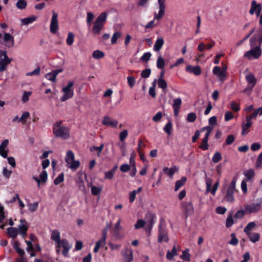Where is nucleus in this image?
Listing matches in <instances>:
<instances>
[{
  "instance_id": "nucleus-62",
  "label": "nucleus",
  "mask_w": 262,
  "mask_h": 262,
  "mask_svg": "<svg viewBox=\"0 0 262 262\" xmlns=\"http://www.w3.org/2000/svg\"><path fill=\"white\" fill-rule=\"evenodd\" d=\"M151 56V54L150 52H146L141 57V60L143 61L147 62L149 60Z\"/></svg>"
},
{
  "instance_id": "nucleus-41",
  "label": "nucleus",
  "mask_w": 262,
  "mask_h": 262,
  "mask_svg": "<svg viewBox=\"0 0 262 262\" xmlns=\"http://www.w3.org/2000/svg\"><path fill=\"white\" fill-rule=\"evenodd\" d=\"M102 191L101 187H97L95 186H91V192L94 195H99Z\"/></svg>"
},
{
  "instance_id": "nucleus-32",
  "label": "nucleus",
  "mask_w": 262,
  "mask_h": 262,
  "mask_svg": "<svg viewBox=\"0 0 262 262\" xmlns=\"http://www.w3.org/2000/svg\"><path fill=\"white\" fill-rule=\"evenodd\" d=\"M36 19V17L35 16L32 15L31 16L28 17L27 18L21 19V21L23 25H28L29 24H31L33 22H34V21H35Z\"/></svg>"
},
{
  "instance_id": "nucleus-55",
  "label": "nucleus",
  "mask_w": 262,
  "mask_h": 262,
  "mask_svg": "<svg viewBox=\"0 0 262 262\" xmlns=\"http://www.w3.org/2000/svg\"><path fill=\"white\" fill-rule=\"evenodd\" d=\"M94 18V15L91 12L87 13L86 23L89 27H91L93 20Z\"/></svg>"
},
{
  "instance_id": "nucleus-39",
  "label": "nucleus",
  "mask_w": 262,
  "mask_h": 262,
  "mask_svg": "<svg viewBox=\"0 0 262 262\" xmlns=\"http://www.w3.org/2000/svg\"><path fill=\"white\" fill-rule=\"evenodd\" d=\"M27 2L24 0H18L16 4V7L18 9H25L27 6Z\"/></svg>"
},
{
  "instance_id": "nucleus-59",
  "label": "nucleus",
  "mask_w": 262,
  "mask_h": 262,
  "mask_svg": "<svg viewBox=\"0 0 262 262\" xmlns=\"http://www.w3.org/2000/svg\"><path fill=\"white\" fill-rule=\"evenodd\" d=\"M196 116L195 113H190L188 114L187 120L189 122H193L196 120Z\"/></svg>"
},
{
  "instance_id": "nucleus-51",
  "label": "nucleus",
  "mask_w": 262,
  "mask_h": 262,
  "mask_svg": "<svg viewBox=\"0 0 262 262\" xmlns=\"http://www.w3.org/2000/svg\"><path fill=\"white\" fill-rule=\"evenodd\" d=\"M64 181V173H61L54 180V183L57 185Z\"/></svg>"
},
{
  "instance_id": "nucleus-15",
  "label": "nucleus",
  "mask_w": 262,
  "mask_h": 262,
  "mask_svg": "<svg viewBox=\"0 0 262 262\" xmlns=\"http://www.w3.org/2000/svg\"><path fill=\"white\" fill-rule=\"evenodd\" d=\"M168 239L167 232L165 229L162 228L161 222L159 225V236L158 241L159 243H161L163 241L165 242H167Z\"/></svg>"
},
{
  "instance_id": "nucleus-19",
  "label": "nucleus",
  "mask_w": 262,
  "mask_h": 262,
  "mask_svg": "<svg viewBox=\"0 0 262 262\" xmlns=\"http://www.w3.org/2000/svg\"><path fill=\"white\" fill-rule=\"evenodd\" d=\"M212 72L214 75L217 76L222 81H224L226 78V73L222 71L221 69L218 66L214 67Z\"/></svg>"
},
{
  "instance_id": "nucleus-9",
  "label": "nucleus",
  "mask_w": 262,
  "mask_h": 262,
  "mask_svg": "<svg viewBox=\"0 0 262 262\" xmlns=\"http://www.w3.org/2000/svg\"><path fill=\"white\" fill-rule=\"evenodd\" d=\"M236 181L233 179L229 185L227 190L226 194L225 196V200L229 202H232L234 201L233 194L235 190Z\"/></svg>"
},
{
  "instance_id": "nucleus-50",
  "label": "nucleus",
  "mask_w": 262,
  "mask_h": 262,
  "mask_svg": "<svg viewBox=\"0 0 262 262\" xmlns=\"http://www.w3.org/2000/svg\"><path fill=\"white\" fill-rule=\"evenodd\" d=\"M172 127V123L170 121H169L165 126L164 128V130L166 133H167L168 135H170L171 133Z\"/></svg>"
},
{
  "instance_id": "nucleus-28",
  "label": "nucleus",
  "mask_w": 262,
  "mask_h": 262,
  "mask_svg": "<svg viewBox=\"0 0 262 262\" xmlns=\"http://www.w3.org/2000/svg\"><path fill=\"white\" fill-rule=\"evenodd\" d=\"M187 181L185 177H182L180 180L176 182L174 186V191H177L181 187H182Z\"/></svg>"
},
{
  "instance_id": "nucleus-10",
  "label": "nucleus",
  "mask_w": 262,
  "mask_h": 262,
  "mask_svg": "<svg viewBox=\"0 0 262 262\" xmlns=\"http://www.w3.org/2000/svg\"><path fill=\"white\" fill-rule=\"evenodd\" d=\"M0 72L6 70L7 66L11 62L6 51H0Z\"/></svg>"
},
{
  "instance_id": "nucleus-40",
  "label": "nucleus",
  "mask_w": 262,
  "mask_h": 262,
  "mask_svg": "<svg viewBox=\"0 0 262 262\" xmlns=\"http://www.w3.org/2000/svg\"><path fill=\"white\" fill-rule=\"evenodd\" d=\"M158 84L159 87L162 89L164 91L167 88V82L163 78H159Z\"/></svg>"
},
{
  "instance_id": "nucleus-58",
  "label": "nucleus",
  "mask_w": 262,
  "mask_h": 262,
  "mask_svg": "<svg viewBox=\"0 0 262 262\" xmlns=\"http://www.w3.org/2000/svg\"><path fill=\"white\" fill-rule=\"evenodd\" d=\"M156 81V80H155L154 82L152 83L153 86L150 87L149 90V94L153 98H155L156 96L155 92Z\"/></svg>"
},
{
  "instance_id": "nucleus-14",
  "label": "nucleus",
  "mask_w": 262,
  "mask_h": 262,
  "mask_svg": "<svg viewBox=\"0 0 262 262\" xmlns=\"http://www.w3.org/2000/svg\"><path fill=\"white\" fill-rule=\"evenodd\" d=\"M3 43L8 48H12L13 47L14 44V39L13 36L10 33H4Z\"/></svg>"
},
{
  "instance_id": "nucleus-22",
  "label": "nucleus",
  "mask_w": 262,
  "mask_h": 262,
  "mask_svg": "<svg viewBox=\"0 0 262 262\" xmlns=\"http://www.w3.org/2000/svg\"><path fill=\"white\" fill-rule=\"evenodd\" d=\"M252 122L251 121L248 119H246V122H243L242 123V134L244 135L247 134L249 132V128L251 126Z\"/></svg>"
},
{
  "instance_id": "nucleus-48",
  "label": "nucleus",
  "mask_w": 262,
  "mask_h": 262,
  "mask_svg": "<svg viewBox=\"0 0 262 262\" xmlns=\"http://www.w3.org/2000/svg\"><path fill=\"white\" fill-rule=\"evenodd\" d=\"M222 159L221 154L219 152H215L212 157V161L213 163H216Z\"/></svg>"
},
{
  "instance_id": "nucleus-13",
  "label": "nucleus",
  "mask_w": 262,
  "mask_h": 262,
  "mask_svg": "<svg viewBox=\"0 0 262 262\" xmlns=\"http://www.w3.org/2000/svg\"><path fill=\"white\" fill-rule=\"evenodd\" d=\"M182 208L185 211L186 218L188 216L191 215L193 214L194 208L191 202H183L182 204Z\"/></svg>"
},
{
  "instance_id": "nucleus-18",
  "label": "nucleus",
  "mask_w": 262,
  "mask_h": 262,
  "mask_svg": "<svg viewBox=\"0 0 262 262\" xmlns=\"http://www.w3.org/2000/svg\"><path fill=\"white\" fill-rule=\"evenodd\" d=\"M102 123L104 125L109 126L112 127H117L118 122L117 120H112L110 117L105 116L103 118Z\"/></svg>"
},
{
  "instance_id": "nucleus-21",
  "label": "nucleus",
  "mask_w": 262,
  "mask_h": 262,
  "mask_svg": "<svg viewBox=\"0 0 262 262\" xmlns=\"http://www.w3.org/2000/svg\"><path fill=\"white\" fill-rule=\"evenodd\" d=\"M261 5L260 4H257L256 2L254 0H253L251 2V8L249 10V13L251 15H253L255 11H258V10H261Z\"/></svg>"
},
{
  "instance_id": "nucleus-33",
  "label": "nucleus",
  "mask_w": 262,
  "mask_h": 262,
  "mask_svg": "<svg viewBox=\"0 0 262 262\" xmlns=\"http://www.w3.org/2000/svg\"><path fill=\"white\" fill-rule=\"evenodd\" d=\"M177 255V249L175 246H173L172 247V249H171V251H168L167 254H166V257L168 260H172L173 259V257Z\"/></svg>"
},
{
  "instance_id": "nucleus-52",
  "label": "nucleus",
  "mask_w": 262,
  "mask_h": 262,
  "mask_svg": "<svg viewBox=\"0 0 262 262\" xmlns=\"http://www.w3.org/2000/svg\"><path fill=\"white\" fill-rule=\"evenodd\" d=\"M74 38V34L72 32H69L68 33V37L66 40L67 43L69 46H71L73 43Z\"/></svg>"
},
{
  "instance_id": "nucleus-2",
  "label": "nucleus",
  "mask_w": 262,
  "mask_h": 262,
  "mask_svg": "<svg viewBox=\"0 0 262 262\" xmlns=\"http://www.w3.org/2000/svg\"><path fill=\"white\" fill-rule=\"evenodd\" d=\"M213 130V127L211 126H207L204 127H203L201 129L200 132H203L204 131H206L205 137L202 140V144L199 146V147H207L208 146L207 142L208 140V137L210 135L211 133ZM200 136V131L196 130L194 136L192 137V142H194L195 141L199 138Z\"/></svg>"
},
{
  "instance_id": "nucleus-24",
  "label": "nucleus",
  "mask_w": 262,
  "mask_h": 262,
  "mask_svg": "<svg viewBox=\"0 0 262 262\" xmlns=\"http://www.w3.org/2000/svg\"><path fill=\"white\" fill-rule=\"evenodd\" d=\"M76 185L78 189L82 192H85L86 190L83 179L79 177L76 181Z\"/></svg>"
},
{
  "instance_id": "nucleus-29",
  "label": "nucleus",
  "mask_w": 262,
  "mask_h": 262,
  "mask_svg": "<svg viewBox=\"0 0 262 262\" xmlns=\"http://www.w3.org/2000/svg\"><path fill=\"white\" fill-rule=\"evenodd\" d=\"M233 215V212H230L226 221V227L227 228L231 227L234 224Z\"/></svg>"
},
{
  "instance_id": "nucleus-34",
  "label": "nucleus",
  "mask_w": 262,
  "mask_h": 262,
  "mask_svg": "<svg viewBox=\"0 0 262 262\" xmlns=\"http://www.w3.org/2000/svg\"><path fill=\"white\" fill-rule=\"evenodd\" d=\"M58 247H62L63 249L66 248L67 247H72L71 245L69 244L68 241L67 239H62L58 243H57Z\"/></svg>"
},
{
  "instance_id": "nucleus-31",
  "label": "nucleus",
  "mask_w": 262,
  "mask_h": 262,
  "mask_svg": "<svg viewBox=\"0 0 262 262\" xmlns=\"http://www.w3.org/2000/svg\"><path fill=\"white\" fill-rule=\"evenodd\" d=\"M7 232L9 236L12 238H15L18 233L17 229L14 227H9Z\"/></svg>"
},
{
  "instance_id": "nucleus-38",
  "label": "nucleus",
  "mask_w": 262,
  "mask_h": 262,
  "mask_svg": "<svg viewBox=\"0 0 262 262\" xmlns=\"http://www.w3.org/2000/svg\"><path fill=\"white\" fill-rule=\"evenodd\" d=\"M30 117V113L28 112H25L19 119V121H20L23 124L26 123L27 119Z\"/></svg>"
},
{
  "instance_id": "nucleus-7",
  "label": "nucleus",
  "mask_w": 262,
  "mask_h": 262,
  "mask_svg": "<svg viewBox=\"0 0 262 262\" xmlns=\"http://www.w3.org/2000/svg\"><path fill=\"white\" fill-rule=\"evenodd\" d=\"M262 206V198L259 200L257 203L250 204H244L243 207L246 211V214H250L253 213H257Z\"/></svg>"
},
{
  "instance_id": "nucleus-25",
  "label": "nucleus",
  "mask_w": 262,
  "mask_h": 262,
  "mask_svg": "<svg viewBox=\"0 0 262 262\" xmlns=\"http://www.w3.org/2000/svg\"><path fill=\"white\" fill-rule=\"evenodd\" d=\"M51 238L54 241L56 244L58 243L61 240L60 232L56 229L52 230L51 234Z\"/></svg>"
},
{
  "instance_id": "nucleus-35",
  "label": "nucleus",
  "mask_w": 262,
  "mask_h": 262,
  "mask_svg": "<svg viewBox=\"0 0 262 262\" xmlns=\"http://www.w3.org/2000/svg\"><path fill=\"white\" fill-rule=\"evenodd\" d=\"M255 223L254 222L249 223L244 229V232L246 233V234L250 233V231L255 227Z\"/></svg>"
},
{
  "instance_id": "nucleus-54",
  "label": "nucleus",
  "mask_w": 262,
  "mask_h": 262,
  "mask_svg": "<svg viewBox=\"0 0 262 262\" xmlns=\"http://www.w3.org/2000/svg\"><path fill=\"white\" fill-rule=\"evenodd\" d=\"M121 34L119 32H115L111 39V42L112 44H115L117 42V39L120 37Z\"/></svg>"
},
{
  "instance_id": "nucleus-11",
  "label": "nucleus",
  "mask_w": 262,
  "mask_h": 262,
  "mask_svg": "<svg viewBox=\"0 0 262 262\" xmlns=\"http://www.w3.org/2000/svg\"><path fill=\"white\" fill-rule=\"evenodd\" d=\"M159 3V11L158 13H155L154 20L161 19L164 15L166 10L165 0H158Z\"/></svg>"
},
{
  "instance_id": "nucleus-53",
  "label": "nucleus",
  "mask_w": 262,
  "mask_h": 262,
  "mask_svg": "<svg viewBox=\"0 0 262 262\" xmlns=\"http://www.w3.org/2000/svg\"><path fill=\"white\" fill-rule=\"evenodd\" d=\"M48 179V173L46 170H43L39 174V179L43 183L46 182Z\"/></svg>"
},
{
  "instance_id": "nucleus-3",
  "label": "nucleus",
  "mask_w": 262,
  "mask_h": 262,
  "mask_svg": "<svg viewBox=\"0 0 262 262\" xmlns=\"http://www.w3.org/2000/svg\"><path fill=\"white\" fill-rule=\"evenodd\" d=\"M61 121H58L54 125L53 133L58 137L67 139L70 137L69 129L64 126H61Z\"/></svg>"
},
{
  "instance_id": "nucleus-26",
  "label": "nucleus",
  "mask_w": 262,
  "mask_h": 262,
  "mask_svg": "<svg viewBox=\"0 0 262 262\" xmlns=\"http://www.w3.org/2000/svg\"><path fill=\"white\" fill-rule=\"evenodd\" d=\"M123 259L130 262L133 259V251L130 249H125L123 254Z\"/></svg>"
},
{
  "instance_id": "nucleus-8",
  "label": "nucleus",
  "mask_w": 262,
  "mask_h": 262,
  "mask_svg": "<svg viewBox=\"0 0 262 262\" xmlns=\"http://www.w3.org/2000/svg\"><path fill=\"white\" fill-rule=\"evenodd\" d=\"M73 85L74 82L73 81H69L68 85L62 88L64 95L60 98L61 101H65L73 97L74 91L72 89Z\"/></svg>"
},
{
  "instance_id": "nucleus-60",
  "label": "nucleus",
  "mask_w": 262,
  "mask_h": 262,
  "mask_svg": "<svg viewBox=\"0 0 262 262\" xmlns=\"http://www.w3.org/2000/svg\"><path fill=\"white\" fill-rule=\"evenodd\" d=\"M151 73V70L149 69H146L142 71L141 75L144 78H148Z\"/></svg>"
},
{
  "instance_id": "nucleus-47",
  "label": "nucleus",
  "mask_w": 262,
  "mask_h": 262,
  "mask_svg": "<svg viewBox=\"0 0 262 262\" xmlns=\"http://www.w3.org/2000/svg\"><path fill=\"white\" fill-rule=\"evenodd\" d=\"M70 164L69 168L73 170L77 169L80 164L79 161H76L75 160L70 162Z\"/></svg>"
},
{
  "instance_id": "nucleus-16",
  "label": "nucleus",
  "mask_w": 262,
  "mask_h": 262,
  "mask_svg": "<svg viewBox=\"0 0 262 262\" xmlns=\"http://www.w3.org/2000/svg\"><path fill=\"white\" fill-rule=\"evenodd\" d=\"M20 222L21 224H20L18 226V228H17L18 230V233L24 237L27 235V232L28 229V227L26 225L27 223L25 220H20Z\"/></svg>"
},
{
  "instance_id": "nucleus-37",
  "label": "nucleus",
  "mask_w": 262,
  "mask_h": 262,
  "mask_svg": "<svg viewBox=\"0 0 262 262\" xmlns=\"http://www.w3.org/2000/svg\"><path fill=\"white\" fill-rule=\"evenodd\" d=\"M181 258L186 261H190V255L189 253L188 249H186L185 250L183 251L182 254L181 256Z\"/></svg>"
},
{
  "instance_id": "nucleus-61",
  "label": "nucleus",
  "mask_w": 262,
  "mask_h": 262,
  "mask_svg": "<svg viewBox=\"0 0 262 262\" xmlns=\"http://www.w3.org/2000/svg\"><path fill=\"white\" fill-rule=\"evenodd\" d=\"M231 108L233 111L237 112L240 110L239 104L233 101L231 103Z\"/></svg>"
},
{
  "instance_id": "nucleus-57",
  "label": "nucleus",
  "mask_w": 262,
  "mask_h": 262,
  "mask_svg": "<svg viewBox=\"0 0 262 262\" xmlns=\"http://www.w3.org/2000/svg\"><path fill=\"white\" fill-rule=\"evenodd\" d=\"M182 103V100L180 98L175 99L173 100L172 105L173 108L180 109Z\"/></svg>"
},
{
  "instance_id": "nucleus-1",
  "label": "nucleus",
  "mask_w": 262,
  "mask_h": 262,
  "mask_svg": "<svg viewBox=\"0 0 262 262\" xmlns=\"http://www.w3.org/2000/svg\"><path fill=\"white\" fill-rule=\"evenodd\" d=\"M106 18L107 13L103 12L96 19L92 30V33L94 35H98L100 34L101 31L104 27Z\"/></svg>"
},
{
  "instance_id": "nucleus-30",
  "label": "nucleus",
  "mask_w": 262,
  "mask_h": 262,
  "mask_svg": "<svg viewBox=\"0 0 262 262\" xmlns=\"http://www.w3.org/2000/svg\"><path fill=\"white\" fill-rule=\"evenodd\" d=\"M164 44V40L162 38H158L154 45V50L155 51H159Z\"/></svg>"
},
{
  "instance_id": "nucleus-45",
  "label": "nucleus",
  "mask_w": 262,
  "mask_h": 262,
  "mask_svg": "<svg viewBox=\"0 0 262 262\" xmlns=\"http://www.w3.org/2000/svg\"><path fill=\"white\" fill-rule=\"evenodd\" d=\"M165 62L161 56L158 57L157 61V66L158 68L162 69L164 68Z\"/></svg>"
},
{
  "instance_id": "nucleus-43",
  "label": "nucleus",
  "mask_w": 262,
  "mask_h": 262,
  "mask_svg": "<svg viewBox=\"0 0 262 262\" xmlns=\"http://www.w3.org/2000/svg\"><path fill=\"white\" fill-rule=\"evenodd\" d=\"M255 172L252 169H249L245 171V176L247 178V180H251L254 177Z\"/></svg>"
},
{
  "instance_id": "nucleus-64",
  "label": "nucleus",
  "mask_w": 262,
  "mask_h": 262,
  "mask_svg": "<svg viewBox=\"0 0 262 262\" xmlns=\"http://www.w3.org/2000/svg\"><path fill=\"white\" fill-rule=\"evenodd\" d=\"M114 173L111 170L105 172L104 179L107 180H111L114 178Z\"/></svg>"
},
{
  "instance_id": "nucleus-4",
  "label": "nucleus",
  "mask_w": 262,
  "mask_h": 262,
  "mask_svg": "<svg viewBox=\"0 0 262 262\" xmlns=\"http://www.w3.org/2000/svg\"><path fill=\"white\" fill-rule=\"evenodd\" d=\"M156 219L157 216L156 214L151 211H148L145 214L144 220L145 222V226L144 230L148 235H150L151 230L156 223Z\"/></svg>"
},
{
  "instance_id": "nucleus-63",
  "label": "nucleus",
  "mask_w": 262,
  "mask_h": 262,
  "mask_svg": "<svg viewBox=\"0 0 262 262\" xmlns=\"http://www.w3.org/2000/svg\"><path fill=\"white\" fill-rule=\"evenodd\" d=\"M130 165L127 164H123L120 167V170L123 172H126L130 170Z\"/></svg>"
},
{
  "instance_id": "nucleus-6",
  "label": "nucleus",
  "mask_w": 262,
  "mask_h": 262,
  "mask_svg": "<svg viewBox=\"0 0 262 262\" xmlns=\"http://www.w3.org/2000/svg\"><path fill=\"white\" fill-rule=\"evenodd\" d=\"M262 50L260 46L252 47L251 49L244 53V57L249 60L252 59H258L261 55Z\"/></svg>"
},
{
  "instance_id": "nucleus-49",
  "label": "nucleus",
  "mask_w": 262,
  "mask_h": 262,
  "mask_svg": "<svg viewBox=\"0 0 262 262\" xmlns=\"http://www.w3.org/2000/svg\"><path fill=\"white\" fill-rule=\"evenodd\" d=\"M104 56V54L99 50H96L93 53V57L95 59H100Z\"/></svg>"
},
{
  "instance_id": "nucleus-12",
  "label": "nucleus",
  "mask_w": 262,
  "mask_h": 262,
  "mask_svg": "<svg viewBox=\"0 0 262 262\" xmlns=\"http://www.w3.org/2000/svg\"><path fill=\"white\" fill-rule=\"evenodd\" d=\"M52 13L50 29L51 32L54 34L58 29V14L54 11H52Z\"/></svg>"
},
{
  "instance_id": "nucleus-23",
  "label": "nucleus",
  "mask_w": 262,
  "mask_h": 262,
  "mask_svg": "<svg viewBox=\"0 0 262 262\" xmlns=\"http://www.w3.org/2000/svg\"><path fill=\"white\" fill-rule=\"evenodd\" d=\"M178 170L179 169L178 167L174 166L170 168L168 167H165L163 168V171L164 173L168 175L169 177L172 178L174 173L177 172Z\"/></svg>"
},
{
  "instance_id": "nucleus-20",
  "label": "nucleus",
  "mask_w": 262,
  "mask_h": 262,
  "mask_svg": "<svg viewBox=\"0 0 262 262\" xmlns=\"http://www.w3.org/2000/svg\"><path fill=\"white\" fill-rule=\"evenodd\" d=\"M186 70L187 72L193 73L195 75H199L201 73V70L199 66L193 67L189 65L186 67Z\"/></svg>"
},
{
  "instance_id": "nucleus-17",
  "label": "nucleus",
  "mask_w": 262,
  "mask_h": 262,
  "mask_svg": "<svg viewBox=\"0 0 262 262\" xmlns=\"http://www.w3.org/2000/svg\"><path fill=\"white\" fill-rule=\"evenodd\" d=\"M63 70L62 69H56L53 70L50 73H47L45 75V77L52 82H55L56 80V76L59 73L62 72Z\"/></svg>"
},
{
  "instance_id": "nucleus-44",
  "label": "nucleus",
  "mask_w": 262,
  "mask_h": 262,
  "mask_svg": "<svg viewBox=\"0 0 262 262\" xmlns=\"http://www.w3.org/2000/svg\"><path fill=\"white\" fill-rule=\"evenodd\" d=\"M145 226V222L142 219L138 220L136 224L135 225V228L139 229Z\"/></svg>"
},
{
  "instance_id": "nucleus-42",
  "label": "nucleus",
  "mask_w": 262,
  "mask_h": 262,
  "mask_svg": "<svg viewBox=\"0 0 262 262\" xmlns=\"http://www.w3.org/2000/svg\"><path fill=\"white\" fill-rule=\"evenodd\" d=\"M245 214H246L245 209H244V210H239L234 214V218L235 219L241 220L244 217Z\"/></svg>"
},
{
  "instance_id": "nucleus-27",
  "label": "nucleus",
  "mask_w": 262,
  "mask_h": 262,
  "mask_svg": "<svg viewBox=\"0 0 262 262\" xmlns=\"http://www.w3.org/2000/svg\"><path fill=\"white\" fill-rule=\"evenodd\" d=\"M249 240L253 243L258 242L260 238V234L255 232H250L247 234Z\"/></svg>"
},
{
  "instance_id": "nucleus-56",
  "label": "nucleus",
  "mask_w": 262,
  "mask_h": 262,
  "mask_svg": "<svg viewBox=\"0 0 262 262\" xmlns=\"http://www.w3.org/2000/svg\"><path fill=\"white\" fill-rule=\"evenodd\" d=\"M231 239L229 242V244L233 246H236L238 243V240L236 237L235 233H232L231 234Z\"/></svg>"
},
{
  "instance_id": "nucleus-36",
  "label": "nucleus",
  "mask_w": 262,
  "mask_h": 262,
  "mask_svg": "<svg viewBox=\"0 0 262 262\" xmlns=\"http://www.w3.org/2000/svg\"><path fill=\"white\" fill-rule=\"evenodd\" d=\"M65 160L68 164L75 160L74 154L72 151L69 150L67 152Z\"/></svg>"
},
{
  "instance_id": "nucleus-46",
  "label": "nucleus",
  "mask_w": 262,
  "mask_h": 262,
  "mask_svg": "<svg viewBox=\"0 0 262 262\" xmlns=\"http://www.w3.org/2000/svg\"><path fill=\"white\" fill-rule=\"evenodd\" d=\"M39 203L38 202H35L33 204H29L28 207H29V210L31 212H34L36 211L38 207Z\"/></svg>"
},
{
  "instance_id": "nucleus-5",
  "label": "nucleus",
  "mask_w": 262,
  "mask_h": 262,
  "mask_svg": "<svg viewBox=\"0 0 262 262\" xmlns=\"http://www.w3.org/2000/svg\"><path fill=\"white\" fill-rule=\"evenodd\" d=\"M245 79L248 84L243 91V93L250 95L253 88L257 83V79L255 78L254 74L251 73L247 74L245 77Z\"/></svg>"
}]
</instances>
